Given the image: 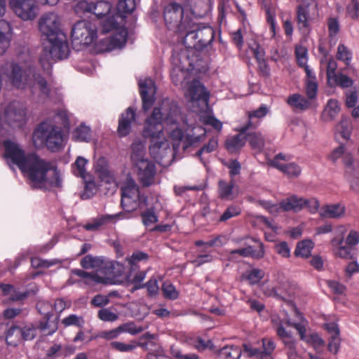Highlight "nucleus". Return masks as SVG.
<instances>
[{
  "instance_id": "obj_1",
  "label": "nucleus",
  "mask_w": 359,
  "mask_h": 359,
  "mask_svg": "<svg viewBox=\"0 0 359 359\" xmlns=\"http://www.w3.org/2000/svg\"><path fill=\"white\" fill-rule=\"evenodd\" d=\"M181 118L178 107L165 100L146 120L143 135L151 138L149 151L156 161L161 163L166 157L170 160L177 158L182 138L179 128Z\"/></svg>"
},
{
  "instance_id": "obj_2",
  "label": "nucleus",
  "mask_w": 359,
  "mask_h": 359,
  "mask_svg": "<svg viewBox=\"0 0 359 359\" xmlns=\"http://www.w3.org/2000/svg\"><path fill=\"white\" fill-rule=\"evenodd\" d=\"M21 171L34 188L47 189L62 186L60 174L55 164L35 154H28L27 163Z\"/></svg>"
},
{
  "instance_id": "obj_3",
  "label": "nucleus",
  "mask_w": 359,
  "mask_h": 359,
  "mask_svg": "<svg viewBox=\"0 0 359 359\" xmlns=\"http://www.w3.org/2000/svg\"><path fill=\"white\" fill-rule=\"evenodd\" d=\"M81 266L86 269H95V272L88 273L81 269H74L72 273L81 277L85 284L94 285L95 284H113L114 278L120 276L123 271V267L118 262L105 261L99 257L86 255L81 260Z\"/></svg>"
},
{
  "instance_id": "obj_4",
  "label": "nucleus",
  "mask_w": 359,
  "mask_h": 359,
  "mask_svg": "<svg viewBox=\"0 0 359 359\" xmlns=\"http://www.w3.org/2000/svg\"><path fill=\"white\" fill-rule=\"evenodd\" d=\"M32 141L36 148L46 147L52 151H57L64 147L65 135L60 127L43 122L34 130Z\"/></svg>"
},
{
  "instance_id": "obj_5",
  "label": "nucleus",
  "mask_w": 359,
  "mask_h": 359,
  "mask_svg": "<svg viewBox=\"0 0 359 359\" xmlns=\"http://www.w3.org/2000/svg\"><path fill=\"white\" fill-rule=\"evenodd\" d=\"M69 51L65 34H60L53 40H47L39 58L43 70L49 74L53 64L59 60L66 58Z\"/></svg>"
},
{
  "instance_id": "obj_6",
  "label": "nucleus",
  "mask_w": 359,
  "mask_h": 359,
  "mask_svg": "<svg viewBox=\"0 0 359 359\" xmlns=\"http://www.w3.org/2000/svg\"><path fill=\"white\" fill-rule=\"evenodd\" d=\"M183 43L187 48L201 50L210 44L214 39L215 33L211 27L188 23Z\"/></svg>"
},
{
  "instance_id": "obj_7",
  "label": "nucleus",
  "mask_w": 359,
  "mask_h": 359,
  "mask_svg": "<svg viewBox=\"0 0 359 359\" xmlns=\"http://www.w3.org/2000/svg\"><path fill=\"white\" fill-rule=\"evenodd\" d=\"M124 17L121 15H109L102 22V33L106 34L111 31H116V33L109 39V44L107 49L121 48L125 45L128 32L124 27Z\"/></svg>"
},
{
  "instance_id": "obj_8",
  "label": "nucleus",
  "mask_w": 359,
  "mask_h": 359,
  "mask_svg": "<svg viewBox=\"0 0 359 359\" xmlns=\"http://www.w3.org/2000/svg\"><path fill=\"white\" fill-rule=\"evenodd\" d=\"M147 198L140 195L139 187L132 179H127L121 188V204L127 212H131L147 205Z\"/></svg>"
},
{
  "instance_id": "obj_9",
  "label": "nucleus",
  "mask_w": 359,
  "mask_h": 359,
  "mask_svg": "<svg viewBox=\"0 0 359 359\" xmlns=\"http://www.w3.org/2000/svg\"><path fill=\"white\" fill-rule=\"evenodd\" d=\"M71 37L74 46L90 45L97 38V25L92 21H79L72 27Z\"/></svg>"
},
{
  "instance_id": "obj_10",
  "label": "nucleus",
  "mask_w": 359,
  "mask_h": 359,
  "mask_svg": "<svg viewBox=\"0 0 359 359\" xmlns=\"http://www.w3.org/2000/svg\"><path fill=\"white\" fill-rule=\"evenodd\" d=\"M184 11L182 6L172 2L164 8V20L168 28L175 32L184 33L187 29L190 20L183 17Z\"/></svg>"
},
{
  "instance_id": "obj_11",
  "label": "nucleus",
  "mask_w": 359,
  "mask_h": 359,
  "mask_svg": "<svg viewBox=\"0 0 359 359\" xmlns=\"http://www.w3.org/2000/svg\"><path fill=\"white\" fill-rule=\"evenodd\" d=\"M4 66L5 69L1 72L6 74L13 87L24 90L29 86L32 80L29 70L23 69L15 62L6 63Z\"/></svg>"
},
{
  "instance_id": "obj_12",
  "label": "nucleus",
  "mask_w": 359,
  "mask_h": 359,
  "mask_svg": "<svg viewBox=\"0 0 359 359\" xmlns=\"http://www.w3.org/2000/svg\"><path fill=\"white\" fill-rule=\"evenodd\" d=\"M39 29L41 34L47 40L65 34L61 29V20L55 13H48L43 15L39 20Z\"/></svg>"
},
{
  "instance_id": "obj_13",
  "label": "nucleus",
  "mask_w": 359,
  "mask_h": 359,
  "mask_svg": "<svg viewBox=\"0 0 359 359\" xmlns=\"http://www.w3.org/2000/svg\"><path fill=\"white\" fill-rule=\"evenodd\" d=\"M9 5L14 13L23 20H32L37 15L35 0H9Z\"/></svg>"
},
{
  "instance_id": "obj_14",
  "label": "nucleus",
  "mask_w": 359,
  "mask_h": 359,
  "mask_svg": "<svg viewBox=\"0 0 359 359\" xmlns=\"http://www.w3.org/2000/svg\"><path fill=\"white\" fill-rule=\"evenodd\" d=\"M4 158L8 162L18 165L21 170L27 163L28 154H26L22 148L16 142L6 140L4 142Z\"/></svg>"
},
{
  "instance_id": "obj_15",
  "label": "nucleus",
  "mask_w": 359,
  "mask_h": 359,
  "mask_svg": "<svg viewBox=\"0 0 359 359\" xmlns=\"http://www.w3.org/2000/svg\"><path fill=\"white\" fill-rule=\"evenodd\" d=\"M4 118L11 126L21 127L26 121L27 108L19 103H11L5 109Z\"/></svg>"
},
{
  "instance_id": "obj_16",
  "label": "nucleus",
  "mask_w": 359,
  "mask_h": 359,
  "mask_svg": "<svg viewBox=\"0 0 359 359\" xmlns=\"http://www.w3.org/2000/svg\"><path fill=\"white\" fill-rule=\"evenodd\" d=\"M137 170L138 179L143 187H149L154 183L156 170L154 164L149 159L134 164Z\"/></svg>"
},
{
  "instance_id": "obj_17",
  "label": "nucleus",
  "mask_w": 359,
  "mask_h": 359,
  "mask_svg": "<svg viewBox=\"0 0 359 359\" xmlns=\"http://www.w3.org/2000/svg\"><path fill=\"white\" fill-rule=\"evenodd\" d=\"M139 86L143 109L147 110L154 102V95L156 93L154 83L151 79H146L143 81H140Z\"/></svg>"
},
{
  "instance_id": "obj_18",
  "label": "nucleus",
  "mask_w": 359,
  "mask_h": 359,
  "mask_svg": "<svg viewBox=\"0 0 359 359\" xmlns=\"http://www.w3.org/2000/svg\"><path fill=\"white\" fill-rule=\"evenodd\" d=\"M32 79L34 83L32 84L31 81L29 86L32 98H35L36 88L40 91L39 97L41 98H47L51 90L47 81L40 74H33Z\"/></svg>"
},
{
  "instance_id": "obj_19",
  "label": "nucleus",
  "mask_w": 359,
  "mask_h": 359,
  "mask_svg": "<svg viewBox=\"0 0 359 359\" xmlns=\"http://www.w3.org/2000/svg\"><path fill=\"white\" fill-rule=\"evenodd\" d=\"M135 121V111L129 107L123 113L119 118L118 134L120 137H125L130 133L131 126Z\"/></svg>"
},
{
  "instance_id": "obj_20",
  "label": "nucleus",
  "mask_w": 359,
  "mask_h": 359,
  "mask_svg": "<svg viewBox=\"0 0 359 359\" xmlns=\"http://www.w3.org/2000/svg\"><path fill=\"white\" fill-rule=\"evenodd\" d=\"M345 207L340 203L327 204L319 210V215L326 219H340L345 215Z\"/></svg>"
},
{
  "instance_id": "obj_21",
  "label": "nucleus",
  "mask_w": 359,
  "mask_h": 359,
  "mask_svg": "<svg viewBox=\"0 0 359 359\" xmlns=\"http://www.w3.org/2000/svg\"><path fill=\"white\" fill-rule=\"evenodd\" d=\"M205 130L200 126L194 127L185 136L182 135L180 149L184 151L189 147L194 145L201 140V137L204 136Z\"/></svg>"
},
{
  "instance_id": "obj_22",
  "label": "nucleus",
  "mask_w": 359,
  "mask_h": 359,
  "mask_svg": "<svg viewBox=\"0 0 359 359\" xmlns=\"http://www.w3.org/2000/svg\"><path fill=\"white\" fill-rule=\"evenodd\" d=\"M12 39L11 25L6 20H0V56L4 55Z\"/></svg>"
},
{
  "instance_id": "obj_23",
  "label": "nucleus",
  "mask_w": 359,
  "mask_h": 359,
  "mask_svg": "<svg viewBox=\"0 0 359 359\" xmlns=\"http://www.w3.org/2000/svg\"><path fill=\"white\" fill-rule=\"evenodd\" d=\"M188 93L192 102L201 101L204 105H208L209 95L200 82L194 81L189 88Z\"/></svg>"
},
{
  "instance_id": "obj_24",
  "label": "nucleus",
  "mask_w": 359,
  "mask_h": 359,
  "mask_svg": "<svg viewBox=\"0 0 359 359\" xmlns=\"http://www.w3.org/2000/svg\"><path fill=\"white\" fill-rule=\"evenodd\" d=\"M303 203H305L304 198L292 195L281 201L280 208L283 211L297 212L303 209Z\"/></svg>"
},
{
  "instance_id": "obj_25",
  "label": "nucleus",
  "mask_w": 359,
  "mask_h": 359,
  "mask_svg": "<svg viewBox=\"0 0 359 359\" xmlns=\"http://www.w3.org/2000/svg\"><path fill=\"white\" fill-rule=\"evenodd\" d=\"M125 215V213H118L115 215H107L101 216L100 217L96 218L92 222L87 224L85 226L86 229L89 231H96L98 230L102 226L107 224V223L113 221L115 219H121L123 218V216Z\"/></svg>"
},
{
  "instance_id": "obj_26",
  "label": "nucleus",
  "mask_w": 359,
  "mask_h": 359,
  "mask_svg": "<svg viewBox=\"0 0 359 359\" xmlns=\"http://www.w3.org/2000/svg\"><path fill=\"white\" fill-rule=\"evenodd\" d=\"M287 104L294 110L304 111L311 107V101L299 94H293L288 97Z\"/></svg>"
},
{
  "instance_id": "obj_27",
  "label": "nucleus",
  "mask_w": 359,
  "mask_h": 359,
  "mask_svg": "<svg viewBox=\"0 0 359 359\" xmlns=\"http://www.w3.org/2000/svg\"><path fill=\"white\" fill-rule=\"evenodd\" d=\"M245 139L248 140L251 148L261 152L265 147V138L260 132L247 133Z\"/></svg>"
},
{
  "instance_id": "obj_28",
  "label": "nucleus",
  "mask_w": 359,
  "mask_h": 359,
  "mask_svg": "<svg viewBox=\"0 0 359 359\" xmlns=\"http://www.w3.org/2000/svg\"><path fill=\"white\" fill-rule=\"evenodd\" d=\"M346 165V174L349 175L351 187L355 191H359V170H354L352 168L353 158L351 156H346L344 159Z\"/></svg>"
},
{
  "instance_id": "obj_29",
  "label": "nucleus",
  "mask_w": 359,
  "mask_h": 359,
  "mask_svg": "<svg viewBox=\"0 0 359 359\" xmlns=\"http://www.w3.org/2000/svg\"><path fill=\"white\" fill-rule=\"evenodd\" d=\"M245 135L240 132V134L226 140V147L230 153H236L245 145Z\"/></svg>"
},
{
  "instance_id": "obj_30",
  "label": "nucleus",
  "mask_w": 359,
  "mask_h": 359,
  "mask_svg": "<svg viewBox=\"0 0 359 359\" xmlns=\"http://www.w3.org/2000/svg\"><path fill=\"white\" fill-rule=\"evenodd\" d=\"M131 149L130 158L133 164L148 159L146 156L145 145L142 142H135L132 144Z\"/></svg>"
},
{
  "instance_id": "obj_31",
  "label": "nucleus",
  "mask_w": 359,
  "mask_h": 359,
  "mask_svg": "<svg viewBox=\"0 0 359 359\" xmlns=\"http://www.w3.org/2000/svg\"><path fill=\"white\" fill-rule=\"evenodd\" d=\"M332 243L334 245H337L338 248L335 252V254L341 258L344 259H352L354 255L353 250L351 246H344V238L343 236H341L339 239H337V238H334Z\"/></svg>"
},
{
  "instance_id": "obj_32",
  "label": "nucleus",
  "mask_w": 359,
  "mask_h": 359,
  "mask_svg": "<svg viewBox=\"0 0 359 359\" xmlns=\"http://www.w3.org/2000/svg\"><path fill=\"white\" fill-rule=\"evenodd\" d=\"M340 107L338 102L334 100H330L322 114L323 120L325 121H332L338 115Z\"/></svg>"
},
{
  "instance_id": "obj_33",
  "label": "nucleus",
  "mask_w": 359,
  "mask_h": 359,
  "mask_svg": "<svg viewBox=\"0 0 359 359\" xmlns=\"http://www.w3.org/2000/svg\"><path fill=\"white\" fill-rule=\"evenodd\" d=\"M259 245L260 249L257 252L255 251L251 246H248L247 248L231 250L230 252V255L231 257L237 254L243 257H252L255 258H261L264 256V252L263 250V244L260 243Z\"/></svg>"
},
{
  "instance_id": "obj_34",
  "label": "nucleus",
  "mask_w": 359,
  "mask_h": 359,
  "mask_svg": "<svg viewBox=\"0 0 359 359\" xmlns=\"http://www.w3.org/2000/svg\"><path fill=\"white\" fill-rule=\"evenodd\" d=\"M313 248V243L311 240H304L297 245L294 255L296 257H308Z\"/></svg>"
},
{
  "instance_id": "obj_35",
  "label": "nucleus",
  "mask_w": 359,
  "mask_h": 359,
  "mask_svg": "<svg viewBox=\"0 0 359 359\" xmlns=\"http://www.w3.org/2000/svg\"><path fill=\"white\" fill-rule=\"evenodd\" d=\"M241 350L236 346H226L219 351V355L223 359H239Z\"/></svg>"
},
{
  "instance_id": "obj_36",
  "label": "nucleus",
  "mask_w": 359,
  "mask_h": 359,
  "mask_svg": "<svg viewBox=\"0 0 359 359\" xmlns=\"http://www.w3.org/2000/svg\"><path fill=\"white\" fill-rule=\"evenodd\" d=\"M88 160L82 156L77 157L75 162L72 164V172L76 176H79L83 179L86 178L87 172L86 166Z\"/></svg>"
},
{
  "instance_id": "obj_37",
  "label": "nucleus",
  "mask_w": 359,
  "mask_h": 359,
  "mask_svg": "<svg viewBox=\"0 0 359 359\" xmlns=\"http://www.w3.org/2000/svg\"><path fill=\"white\" fill-rule=\"evenodd\" d=\"M233 183L231 181L227 183L224 181H219V194L220 198L225 200H231L235 197L233 192Z\"/></svg>"
},
{
  "instance_id": "obj_38",
  "label": "nucleus",
  "mask_w": 359,
  "mask_h": 359,
  "mask_svg": "<svg viewBox=\"0 0 359 359\" xmlns=\"http://www.w3.org/2000/svg\"><path fill=\"white\" fill-rule=\"evenodd\" d=\"M50 316H45V320L41 321L38 328L45 334L50 335L57 330V320H50Z\"/></svg>"
},
{
  "instance_id": "obj_39",
  "label": "nucleus",
  "mask_w": 359,
  "mask_h": 359,
  "mask_svg": "<svg viewBox=\"0 0 359 359\" xmlns=\"http://www.w3.org/2000/svg\"><path fill=\"white\" fill-rule=\"evenodd\" d=\"M90 137V128L83 124L77 127L72 134V139L75 141L88 142Z\"/></svg>"
},
{
  "instance_id": "obj_40",
  "label": "nucleus",
  "mask_w": 359,
  "mask_h": 359,
  "mask_svg": "<svg viewBox=\"0 0 359 359\" xmlns=\"http://www.w3.org/2000/svg\"><path fill=\"white\" fill-rule=\"evenodd\" d=\"M6 340L8 345L16 346L22 340L21 328L12 326L6 333Z\"/></svg>"
},
{
  "instance_id": "obj_41",
  "label": "nucleus",
  "mask_w": 359,
  "mask_h": 359,
  "mask_svg": "<svg viewBox=\"0 0 359 359\" xmlns=\"http://www.w3.org/2000/svg\"><path fill=\"white\" fill-rule=\"evenodd\" d=\"M336 136H341L343 139L347 140L350 137L351 124L348 119H344L336 126Z\"/></svg>"
},
{
  "instance_id": "obj_42",
  "label": "nucleus",
  "mask_w": 359,
  "mask_h": 359,
  "mask_svg": "<svg viewBox=\"0 0 359 359\" xmlns=\"http://www.w3.org/2000/svg\"><path fill=\"white\" fill-rule=\"evenodd\" d=\"M136 6L135 0H119L117 4V13L115 15H121L124 18V14L132 13Z\"/></svg>"
},
{
  "instance_id": "obj_43",
  "label": "nucleus",
  "mask_w": 359,
  "mask_h": 359,
  "mask_svg": "<svg viewBox=\"0 0 359 359\" xmlns=\"http://www.w3.org/2000/svg\"><path fill=\"white\" fill-rule=\"evenodd\" d=\"M306 5H300L298 6L297 15V22L299 27V29L306 28L309 26L308 20H309V12H308V6Z\"/></svg>"
},
{
  "instance_id": "obj_44",
  "label": "nucleus",
  "mask_w": 359,
  "mask_h": 359,
  "mask_svg": "<svg viewBox=\"0 0 359 359\" xmlns=\"http://www.w3.org/2000/svg\"><path fill=\"white\" fill-rule=\"evenodd\" d=\"M111 8V4L107 1H97L96 4H93V13L97 18H101L108 15Z\"/></svg>"
},
{
  "instance_id": "obj_45",
  "label": "nucleus",
  "mask_w": 359,
  "mask_h": 359,
  "mask_svg": "<svg viewBox=\"0 0 359 359\" xmlns=\"http://www.w3.org/2000/svg\"><path fill=\"white\" fill-rule=\"evenodd\" d=\"M157 208L156 205H154L142 212L141 217L144 225L149 226L158 222V217L155 212Z\"/></svg>"
},
{
  "instance_id": "obj_46",
  "label": "nucleus",
  "mask_w": 359,
  "mask_h": 359,
  "mask_svg": "<svg viewBox=\"0 0 359 359\" xmlns=\"http://www.w3.org/2000/svg\"><path fill=\"white\" fill-rule=\"evenodd\" d=\"M263 351H262V359H273L271 353L276 348L273 341L269 338L262 339Z\"/></svg>"
},
{
  "instance_id": "obj_47",
  "label": "nucleus",
  "mask_w": 359,
  "mask_h": 359,
  "mask_svg": "<svg viewBox=\"0 0 359 359\" xmlns=\"http://www.w3.org/2000/svg\"><path fill=\"white\" fill-rule=\"evenodd\" d=\"M264 272L262 270L258 269H253L246 271L243 277L248 280L250 284H256L264 277Z\"/></svg>"
},
{
  "instance_id": "obj_48",
  "label": "nucleus",
  "mask_w": 359,
  "mask_h": 359,
  "mask_svg": "<svg viewBox=\"0 0 359 359\" xmlns=\"http://www.w3.org/2000/svg\"><path fill=\"white\" fill-rule=\"evenodd\" d=\"M327 27H328V32H329V37L330 39V42L334 41V43H335V41H334L335 37L340 30L339 20L335 18H328Z\"/></svg>"
},
{
  "instance_id": "obj_49",
  "label": "nucleus",
  "mask_w": 359,
  "mask_h": 359,
  "mask_svg": "<svg viewBox=\"0 0 359 359\" xmlns=\"http://www.w3.org/2000/svg\"><path fill=\"white\" fill-rule=\"evenodd\" d=\"M290 156L282 153L277 154L273 159L268 161V163L279 170L282 171L285 165V162L289 161Z\"/></svg>"
},
{
  "instance_id": "obj_50",
  "label": "nucleus",
  "mask_w": 359,
  "mask_h": 359,
  "mask_svg": "<svg viewBox=\"0 0 359 359\" xmlns=\"http://www.w3.org/2000/svg\"><path fill=\"white\" fill-rule=\"evenodd\" d=\"M351 52L344 44L341 43L338 46L337 58L339 60L343 61L348 65L351 60Z\"/></svg>"
},
{
  "instance_id": "obj_51",
  "label": "nucleus",
  "mask_w": 359,
  "mask_h": 359,
  "mask_svg": "<svg viewBox=\"0 0 359 359\" xmlns=\"http://www.w3.org/2000/svg\"><path fill=\"white\" fill-rule=\"evenodd\" d=\"M62 323L65 326H76L78 327H82L84 324V320L82 316H79L75 314H71L67 317L65 318L62 320Z\"/></svg>"
},
{
  "instance_id": "obj_52",
  "label": "nucleus",
  "mask_w": 359,
  "mask_h": 359,
  "mask_svg": "<svg viewBox=\"0 0 359 359\" xmlns=\"http://www.w3.org/2000/svg\"><path fill=\"white\" fill-rule=\"evenodd\" d=\"M241 212V210L236 205L229 206L224 213L220 216L219 221L221 222H226L232 217L239 215Z\"/></svg>"
},
{
  "instance_id": "obj_53",
  "label": "nucleus",
  "mask_w": 359,
  "mask_h": 359,
  "mask_svg": "<svg viewBox=\"0 0 359 359\" xmlns=\"http://www.w3.org/2000/svg\"><path fill=\"white\" fill-rule=\"evenodd\" d=\"M144 287L147 288L148 294L150 296H156L158 293L159 286L156 278H151L146 284L137 285L135 286V289H139Z\"/></svg>"
},
{
  "instance_id": "obj_54",
  "label": "nucleus",
  "mask_w": 359,
  "mask_h": 359,
  "mask_svg": "<svg viewBox=\"0 0 359 359\" xmlns=\"http://www.w3.org/2000/svg\"><path fill=\"white\" fill-rule=\"evenodd\" d=\"M301 171L302 170L299 165L294 163H290L287 164L285 163L284 168L281 172L289 177H296L300 175Z\"/></svg>"
},
{
  "instance_id": "obj_55",
  "label": "nucleus",
  "mask_w": 359,
  "mask_h": 359,
  "mask_svg": "<svg viewBox=\"0 0 359 359\" xmlns=\"http://www.w3.org/2000/svg\"><path fill=\"white\" fill-rule=\"evenodd\" d=\"M120 333L128 332L133 335L137 334L143 331L142 327H137L133 322L127 323L118 326Z\"/></svg>"
},
{
  "instance_id": "obj_56",
  "label": "nucleus",
  "mask_w": 359,
  "mask_h": 359,
  "mask_svg": "<svg viewBox=\"0 0 359 359\" xmlns=\"http://www.w3.org/2000/svg\"><path fill=\"white\" fill-rule=\"evenodd\" d=\"M161 290L165 298L175 299L178 297V292L170 283H164L162 285Z\"/></svg>"
},
{
  "instance_id": "obj_57",
  "label": "nucleus",
  "mask_w": 359,
  "mask_h": 359,
  "mask_svg": "<svg viewBox=\"0 0 359 359\" xmlns=\"http://www.w3.org/2000/svg\"><path fill=\"white\" fill-rule=\"evenodd\" d=\"M93 4H94L89 3L86 1H80L75 5L74 11L79 15L93 13Z\"/></svg>"
},
{
  "instance_id": "obj_58",
  "label": "nucleus",
  "mask_w": 359,
  "mask_h": 359,
  "mask_svg": "<svg viewBox=\"0 0 359 359\" xmlns=\"http://www.w3.org/2000/svg\"><path fill=\"white\" fill-rule=\"evenodd\" d=\"M110 346L120 352H130L136 348L135 341H132L130 344H125L121 341H112Z\"/></svg>"
},
{
  "instance_id": "obj_59",
  "label": "nucleus",
  "mask_w": 359,
  "mask_h": 359,
  "mask_svg": "<svg viewBox=\"0 0 359 359\" xmlns=\"http://www.w3.org/2000/svg\"><path fill=\"white\" fill-rule=\"evenodd\" d=\"M98 318L103 321L114 322L118 318L117 313L112 312L108 309H102L98 311Z\"/></svg>"
},
{
  "instance_id": "obj_60",
  "label": "nucleus",
  "mask_w": 359,
  "mask_h": 359,
  "mask_svg": "<svg viewBox=\"0 0 359 359\" xmlns=\"http://www.w3.org/2000/svg\"><path fill=\"white\" fill-rule=\"evenodd\" d=\"M57 263V260H51L48 261L45 259H42L39 257H34L31 259V264L32 267L38 269V268H44L47 269L50 266L55 265Z\"/></svg>"
},
{
  "instance_id": "obj_61",
  "label": "nucleus",
  "mask_w": 359,
  "mask_h": 359,
  "mask_svg": "<svg viewBox=\"0 0 359 359\" xmlns=\"http://www.w3.org/2000/svg\"><path fill=\"white\" fill-rule=\"evenodd\" d=\"M248 122L246 125L241 127L239 131L245 135L247 133H252L253 130L257 128L259 124V121L258 120H255V118L251 116L249 113H248Z\"/></svg>"
},
{
  "instance_id": "obj_62",
  "label": "nucleus",
  "mask_w": 359,
  "mask_h": 359,
  "mask_svg": "<svg viewBox=\"0 0 359 359\" xmlns=\"http://www.w3.org/2000/svg\"><path fill=\"white\" fill-rule=\"evenodd\" d=\"M324 60L327 62V76L328 79L333 78L336 76L335 70L337 68V62L332 57L327 59L326 56L322 59L321 62H324Z\"/></svg>"
},
{
  "instance_id": "obj_63",
  "label": "nucleus",
  "mask_w": 359,
  "mask_h": 359,
  "mask_svg": "<svg viewBox=\"0 0 359 359\" xmlns=\"http://www.w3.org/2000/svg\"><path fill=\"white\" fill-rule=\"evenodd\" d=\"M276 332L278 336L280 338L283 344L285 345L289 343L294 341L291 336V334L285 330L282 325H280L277 329Z\"/></svg>"
},
{
  "instance_id": "obj_64",
  "label": "nucleus",
  "mask_w": 359,
  "mask_h": 359,
  "mask_svg": "<svg viewBox=\"0 0 359 359\" xmlns=\"http://www.w3.org/2000/svg\"><path fill=\"white\" fill-rule=\"evenodd\" d=\"M346 10L352 19H357L359 17V2L357 0H351L347 6Z\"/></svg>"
}]
</instances>
